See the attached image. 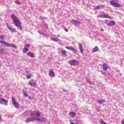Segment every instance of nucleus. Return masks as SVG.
Wrapping results in <instances>:
<instances>
[{"mask_svg":"<svg viewBox=\"0 0 124 124\" xmlns=\"http://www.w3.org/2000/svg\"><path fill=\"white\" fill-rule=\"evenodd\" d=\"M41 113L39 111H33L30 114V118H28L25 120L26 123H31V122H46L47 119L44 117L40 116Z\"/></svg>","mask_w":124,"mask_h":124,"instance_id":"nucleus-1","label":"nucleus"},{"mask_svg":"<svg viewBox=\"0 0 124 124\" xmlns=\"http://www.w3.org/2000/svg\"><path fill=\"white\" fill-rule=\"evenodd\" d=\"M11 17L17 29H18V30L22 31V26L21 25V22H20V20L19 19V18L17 17V16H16L14 15H12L11 16Z\"/></svg>","mask_w":124,"mask_h":124,"instance_id":"nucleus-2","label":"nucleus"},{"mask_svg":"<svg viewBox=\"0 0 124 124\" xmlns=\"http://www.w3.org/2000/svg\"><path fill=\"white\" fill-rule=\"evenodd\" d=\"M0 43L6 47H12V48H16V46L13 44H10L1 40H0Z\"/></svg>","mask_w":124,"mask_h":124,"instance_id":"nucleus-3","label":"nucleus"},{"mask_svg":"<svg viewBox=\"0 0 124 124\" xmlns=\"http://www.w3.org/2000/svg\"><path fill=\"white\" fill-rule=\"evenodd\" d=\"M117 2H119V0H112L109 1L110 5L114 6V7L119 8L120 6H121V4H119Z\"/></svg>","mask_w":124,"mask_h":124,"instance_id":"nucleus-4","label":"nucleus"},{"mask_svg":"<svg viewBox=\"0 0 124 124\" xmlns=\"http://www.w3.org/2000/svg\"><path fill=\"white\" fill-rule=\"evenodd\" d=\"M69 64H70V65L75 66L79 64V61L76 60H73L70 61L69 62Z\"/></svg>","mask_w":124,"mask_h":124,"instance_id":"nucleus-5","label":"nucleus"},{"mask_svg":"<svg viewBox=\"0 0 124 124\" xmlns=\"http://www.w3.org/2000/svg\"><path fill=\"white\" fill-rule=\"evenodd\" d=\"M12 103L16 108H19V104H18V103L17 102V101L14 98V97H12Z\"/></svg>","mask_w":124,"mask_h":124,"instance_id":"nucleus-6","label":"nucleus"},{"mask_svg":"<svg viewBox=\"0 0 124 124\" xmlns=\"http://www.w3.org/2000/svg\"><path fill=\"white\" fill-rule=\"evenodd\" d=\"M8 103V101L5 100L4 98H0V104H3V105H7V103Z\"/></svg>","mask_w":124,"mask_h":124,"instance_id":"nucleus-7","label":"nucleus"},{"mask_svg":"<svg viewBox=\"0 0 124 124\" xmlns=\"http://www.w3.org/2000/svg\"><path fill=\"white\" fill-rule=\"evenodd\" d=\"M31 45L29 44H27L24 46V48H23V53H27V52L29 51V48H30V46Z\"/></svg>","mask_w":124,"mask_h":124,"instance_id":"nucleus-8","label":"nucleus"},{"mask_svg":"<svg viewBox=\"0 0 124 124\" xmlns=\"http://www.w3.org/2000/svg\"><path fill=\"white\" fill-rule=\"evenodd\" d=\"M66 49L70 50L71 51H72V52H74V53H77V49L76 48H74L72 46H66Z\"/></svg>","mask_w":124,"mask_h":124,"instance_id":"nucleus-9","label":"nucleus"},{"mask_svg":"<svg viewBox=\"0 0 124 124\" xmlns=\"http://www.w3.org/2000/svg\"><path fill=\"white\" fill-rule=\"evenodd\" d=\"M26 78H28V79H31V77H32V75H31V73H30V71H26Z\"/></svg>","mask_w":124,"mask_h":124,"instance_id":"nucleus-10","label":"nucleus"},{"mask_svg":"<svg viewBox=\"0 0 124 124\" xmlns=\"http://www.w3.org/2000/svg\"><path fill=\"white\" fill-rule=\"evenodd\" d=\"M29 84L30 86H31L32 87H36V86H37V84L36 83V82L35 81L34 82H33V81H30L29 82Z\"/></svg>","mask_w":124,"mask_h":124,"instance_id":"nucleus-11","label":"nucleus"},{"mask_svg":"<svg viewBox=\"0 0 124 124\" xmlns=\"http://www.w3.org/2000/svg\"><path fill=\"white\" fill-rule=\"evenodd\" d=\"M49 75L50 77H55V72L53 69H50L49 70Z\"/></svg>","mask_w":124,"mask_h":124,"instance_id":"nucleus-12","label":"nucleus"},{"mask_svg":"<svg viewBox=\"0 0 124 124\" xmlns=\"http://www.w3.org/2000/svg\"><path fill=\"white\" fill-rule=\"evenodd\" d=\"M107 25V26H110V27H111L112 26H115L116 25V22L112 20L108 23Z\"/></svg>","mask_w":124,"mask_h":124,"instance_id":"nucleus-13","label":"nucleus"},{"mask_svg":"<svg viewBox=\"0 0 124 124\" xmlns=\"http://www.w3.org/2000/svg\"><path fill=\"white\" fill-rule=\"evenodd\" d=\"M79 50L81 54L84 53V49H83V45L82 44H79L78 45Z\"/></svg>","mask_w":124,"mask_h":124,"instance_id":"nucleus-14","label":"nucleus"},{"mask_svg":"<svg viewBox=\"0 0 124 124\" xmlns=\"http://www.w3.org/2000/svg\"><path fill=\"white\" fill-rule=\"evenodd\" d=\"M7 28L11 31V32H15V29L12 28L10 26L8 25V24H7Z\"/></svg>","mask_w":124,"mask_h":124,"instance_id":"nucleus-15","label":"nucleus"},{"mask_svg":"<svg viewBox=\"0 0 124 124\" xmlns=\"http://www.w3.org/2000/svg\"><path fill=\"white\" fill-rule=\"evenodd\" d=\"M69 115L71 118H75V117H76V113L73 111L70 112Z\"/></svg>","mask_w":124,"mask_h":124,"instance_id":"nucleus-16","label":"nucleus"},{"mask_svg":"<svg viewBox=\"0 0 124 124\" xmlns=\"http://www.w3.org/2000/svg\"><path fill=\"white\" fill-rule=\"evenodd\" d=\"M104 7V6L102 5H99V6H97L94 8V10H99L100 8Z\"/></svg>","mask_w":124,"mask_h":124,"instance_id":"nucleus-17","label":"nucleus"},{"mask_svg":"<svg viewBox=\"0 0 124 124\" xmlns=\"http://www.w3.org/2000/svg\"><path fill=\"white\" fill-rule=\"evenodd\" d=\"M72 23H73V25H80L81 24L80 21L76 20H72Z\"/></svg>","mask_w":124,"mask_h":124,"instance_id":"nucleus-18","label":"nucleus"},{"mask_svg":"<svg viewBox=\"0 0 124 124\" xmlns=\"http://www.w3.org/2000/svg\"><path fill=\"white\" fill-rule=\"evenodd\" d=\"M103 69L105 71L108 69V65H107V64L105 63L103 64Z\"/></svg>","mask_w":124,"mask_h":124,"instance_id":"nucleus-19","label":"nucleus"},{"mask_svg":"<svg viewBox=\"0 0 124 124\" xmlns=\"http://www.w3.org/2000/svg\"><path fill=\"white\" fill-rule=\"evenodd\" d=\"M97 102L99 103V104H103L105 102V100L101 99L97 100Z\"/></svg>","mask_w":124,"mask_h":124,"instance_id":"nucleus-20","label":"nucleus"},{"mask_svg":"<svg viewBox=\"0 0 124 124\" xmlns=\"http://www.w3.org/2000/svg\"><path fill=\"white\" fill-rule=\"evenodd\" d=\"M27 56H29V57H31V58L34 57V55L32 52H29L27 53Z\"/></svg>","mask_w":124,"mask_h":124,"instance_id":"nucleus-21","label":"nucleus"},{"mask_svg":"<svg viewBox=\"0 0 124 124\" xmlns=\"http://www.w3.org/2000/svg\"><path fill=\"white\" fill-rule=\"evenodd\" d=\"M98 51V47L97 46H95L94 48L93 49V52L95 53V52H97Z\"/></svg>","mask_w":124,"mask_h":124,"instance_id":"nucleus-22","label":"nucleus"},{"mask_svg":"<svg viewBox=\"0 0 124 124\" xmlns=\"http://www.w3.org/2000/svg\"><path fill=\"white\" fill-rule=\"evenodd\" d=\"M101 18H107L108 19H110V16H107L106 15H102L100 16Z\"/></svg>","mask_w":124,"mask_h":124,"instance_id":"nucleus-23","label":"nucleus"},{"mask_svg":"<svg viewBox=\"0 0 124 124\" xmlns=\"http://www.w3.org/2000/svg\"><path fill=\"white\" fill-rule=\"evenodd\" d=\"M86 81H87L88 83H89V84H91V85H93L94 83L93 82L91 81V80L89 78H86Z\"/></svg>","mask_w":124,"mask_h":124,"instance_id":"nucleus-24","label":"nucleus"},{"mask_svg":"<svg viewBox=\"0 0 124 124\" xmlns=\"http://www.w3.org/2000/svg\"><path fill=\"white\" fill-rule=\"evenodd\" d=\"M38 32L42 35H46V34L45 33V32H43V31H38Z\"/></svg>","mask_w":124,"mask_h":124,"instance_id":"nucleus-25","label":"nucleus"},{"mask_svg":"<svg viewBox=\"0 0 124 124\" xmlns=\"http://www.w3.org/2000/svg\"><path fill=\"white\" fill-rule=\"evenodd\" d=\"M51 40H53V41H59V39L57 37L51 38Z\"/></svg>","mask_w":124,"mask_h":124,"instance_id":"nucleus-26","label":"nucleus"},{"mask_svg":"<svg viewBox=\"0 0 124 124\" xmlns=\"http://www.w3.org/2000/svg\"><path fill=\"white\" fill-rule=\"evenodd\" d=\"M3 53H4V49L3 48H0V55H1Z\"/></svg>","mask_w":124,"mask_h":124,"instance_id":"nucleus-27","label":"nucleus"},{"mask_svg":"<svg viewBox=\"0 0 124 124\" xmlns=\"http://www.w3.org/2000/svg\"><path fill=\"white\" fill-rule=\"evenodd\" d=\"M15 2L16 4H18V5H20L21 4V2H20V1H19V0H16V1H15Z\"/></svg>","mask_w":124,"mask_h":124,"instance_id":"nucleus-28","label":"nucleus"},{"mask_svg":"<svg viewBox=\"0 0 124 124\" xmlns=\"http://www.w3.org/2000/svg\"><path fill=\"white\" fill-rule=\"evenodd\" d=\"M23 93L24 96H28V95L27 93V92H26V91H25L24 90L23 91Z\"/></svg>","mask_w":124,"mask_h":124,"instance_id":"nucleus-29","label":"nucleus"},{"mask_svg":"<svg viewBox=\"0 0 124 124\" xmlns=\"http://www.w3.org/2000/svg\"><path fill=\"white\" fill-rule=\"evenodd\" d=\"M0 39H1V40H4V39H5V37L4 36L0 35Z\"/></svg>","mask_w":124,"mask_h":124,"instance_id":"nucleus-30","label":"nucleus"},{"mask_svg":"<svg viewBox=\"0 0 124 124\" xmlns=\"http://www.w3.org/2000/svg\"><path fill=\"white\" fill-rule=\"evenodd\" d=\"M100 124H107V123H106V122H105V121H104L103 120H101L100 121Z\"/></svg>","mask_w":124,"mask_h":124,"instance_id":"nucleus-31","label":"nucleus"},{"mask_svg":"<svg viewBox=\"0 0 124 124\" xmlns=\"http://www.w3.org/2000/svg\"><path fill=\"white\" fill-rule=\"evenodd\" d=\"M61 53L62 54V55H66V52L65 51H62L61 52Z\"/></svg>","mask_w":124,"mask_h":124,"instance_id":"nucleus-32","label":"nucleus"},{"mask_svg":"<svg viewBox=\"0 0 124 124\" xmlns=\"http://www.w3.org/2000/svg\"><path fill=\"white\" fill-rule=\"evenodd\" d=\"M121 124H124V119L122 121Z\"/></svg>","mask_w":124,"mask_h":124,"instance_id":"nucleus-33","label":"nucleus"},{"mask_svg":"<svg viewBox=\"0 0 124 124\" xmlns=\"http://www.w3.org/2000/svg\"><path fill=\"white\" fill-rule=\"evenodd\" d=\"M64 30L66 31V32L68 31V30H67V29H65Z\"/></svg>","mask_w":124,"mask_h":124,"instance_id":"nucleus-34","label":"nucleus"},{"mask_svg":"<svg viewBox=\"0 0 124 124\" xmlns=\"http://www.w3.org/2000/svg\"><path fill=\"white\" fill-rule=\"evenodd\" d=\"M40 19H41V20H42V19H44V17H43L42 16H40Z\"/></svg>","mask_w":124,"mask_h":124,"instance_id":"nucleus-35","label":"nucleus"},{"mask_svg":"<svg viewBox=\"0 0 124 124\" xmlns=\"http://www.w3.org/2000/svg\"><path fill=\"white\" fill-rule=\"evenodd\" d=\"M0 120H1V115H0Z\"/></svg>","mask_w":124,"mask_h":124,"instance_id":"nucleus-36","label":"nucleus"},{"mask_svg":"<svg viewBox=\"0 0 124 124\" xmlns=\"http://www.w3.org/2000/svg\"><path fill=\"white\" fill-rule=\"evenodd\" d=\"M29 99H31V96H29Z\"/></svg>","mask_w":124,"mask_h":124,"instance_id":"nucleus-37","label":"nucleus"},{"mask_svg":"<svg viewBox=\"0 0 124 124\" xmlns=\"http://www.w3.org/2000/svg\"><path fill=\"white\" fill-rule=\"evenodd\" d=\"M104 31L103 29H102V31Z\"/></svg>","mask_w":124,"mask_h":124,"instance_id":"nucleus-38","label":"nucleus"},{"mask_svg":"<svg viewBox=\"0 0 124 124\" xmlns=\"http://www.w3.org/2000/svg\"><path fill=\"white\" fill-rule=\"evenodd\" d=\"M1 65L0 64V66H1Z\"/></svg>","mask_w":124,"mask_h":124,"instance_id":"nucleus-39","label":"nucleus"}]
</instances>
